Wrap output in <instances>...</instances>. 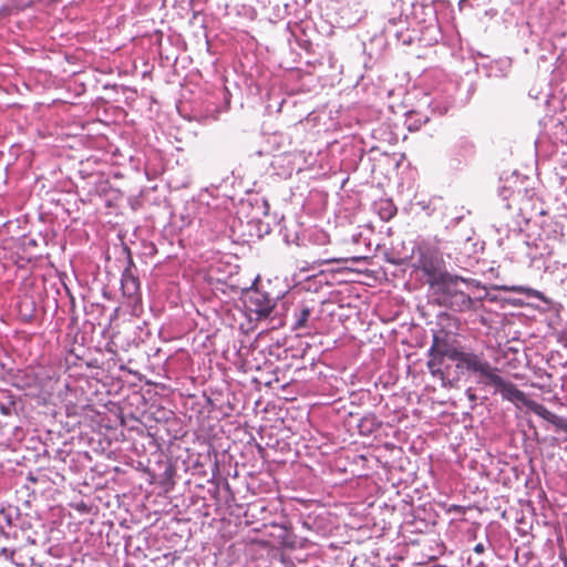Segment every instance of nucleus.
<instances>
[{
  "label": "nucleus",
  "mask_w": 567,
  "mask_h": 567,
  "mask_svg": "<svg viewBox=\"0 0 567 567\" xmlns=\"http://www.w3.org/2000/svg\"><path fill=\"white\" fill-rule=\"evenodd\" d=\"M374 421H375V420H374V417H371V419H368V417H367V419H364V420H363V422H362V424H361V427H363L365 424H368V423H369L371 426H370V427H368V431H369V432H371V431H372V427H373V425H374Z\"/></svg>",
  "instance_id": "4468645a"
},
{
  "label": "nucleus",
  "mask_w": 567,
  "mask_h": 567,
  "mask_svg": "<svg viewBox=\"0 0 567 567\" xmlns=\"http://www.w3.org/2000/svg\"><path fill=\"white\" fill-rule=\"evenodd\" d=\"M463 285H466V280L464 278L453 276L447 272L432 285H430V288L433 292L435 301L443 306V300L452 299L455 292H457Z\"/></svg>",
  "instance_id": "f03ea898"
},
{
  "label": "nucleus",
  "mask_w": 567,
  "mask_h": 567,
  "mask_svg": "<svg viewBox=\"0 0 567 567\" xmlns=\"http://www.w3.org/2000/svg\"><path fill=\"white\" fill-rule=\"evenodd\" d=\"M474 551L476 554H483L485 551L484 544H482V543L476 544L475 547H474Z\"/></svg>",
  "instance_id": "2eb2a0df"
},
{
  "label": "nucleus",
  "mask_w": 567,
  "mask_h": 567,
  "mask_svg": "<svg viewBox=\"0 0 567 567\" xmlns=\"http://www.w3.org/2000/svg\"><path fill=\"white\" fill-rule=\"evenodd\" d=\"M417 254L416 267L425 275L429 286L447 274L445 262L439 250L423 246L419 247Z\"/></svg>",
  "instance_id": "f257e3e1"
},
{
  "label": "nucleus",
  "mask_w": 567,
  "mask_h": 567,
  "mask_svg": "<svg viewBox=\"0 0 567 567\" xmlns=\"http://www.w3.org/2000/svg\"><path fill=\"white\" fill-rule=\"evenodd\" d=\"M488 364L489 362L483 357L473 352H467L462 362V369H467L481 375Z\"/></svg>",
  "instance_id": "6e6552de"
},
{
  "label": "nucleus",
  "mask_w": 567,
  "mask_h": 567,
  "mask_svg": "<svg viewBox=\"0 0 567 567\" xmlns=\"http://www.w3.org/2000/svg\"><path fill=\"white\" fill-rule=\"evenodd\" d=\"M442 352L443 348L441 346V340L437 336H434L432 346L429 349L430 360L427 361V368L433 377L440 378L442 381H444L445 374L442 370V364L445 357Z\"/></svg>",
  "instance_id": "20e7f679"
},
{
  "label": "nucleus",
  "mask_w": 567,
  "mask_h": 567,
  "mask_svg": "<svg viewBox=\"0 0 567 567\" xmlns=\"http://www.w3.org/2000/svg\"><path fill=\"white\" fill-rule=\"evenodd\" d=\"M441 346L443 348V354L445 358L452 360V361H455L456 362V368L457 369H462V362L465 358V354L467 352H464V351H460L457 350L456 348H453V347H449L446 343L442 342L441 341Z\"/></svg>",
  "instance_id": "9d476101"
},
{
  "label": "nucleus",
  "mask_w": 567,
  "mask_h": 567,
  "mask_svg": "<svg viewBox=\"0 0 567 567\" xmlns=\"http://www.w3.org/2000/svg\"><path fill=\"white\" fill-rule=\"evenodd\" d=\"M13 558V551L6 547H0V561H10Z\"/></svg>",
  "instance_id": "ddd939ff"
},
{
  "label": "nucleus",
  "mask_w": 567,
  "mask_h": 567,
  "mask_svg": "<svg viewBox=\"0 0 567 567\" xmlns=\"http://www.w3.org/2000/svg\"><path fill=\"white\" fill-rule=\"evenodd\" d=\"M526 408L529 411L534 412L539 417L551 423L557 430H561L564 426H566L567 419L556 415L555 413L550 412L547 408H545L543 404L536 401L529 399L528 403L526 404Z\"/></svg>",
  "instance_id": "423d86ee"
},
{
  "label": "nucleus",
  "mask_w": 567,
  "mask_h": 567,
  "mask_svg": "<svg viewBox=\"0 0 567 567\" xmlns=\"http://www.w3.org/2000/svg\"><path fill=\"white\" fill-rule=\"evenodd\" d=\"M467 0H460V7L464 6V3L466 2Z\"/></svg>",
  "instance_id": "a211bd4d"
},
{
  "label": "nucleus",
  "mask_w": 567,
  "mask_h": 567,
  "mask_svg": "<svg viewBox=\"0 0 567 567\" xmlns=\"http://www.w3.org/2000/svg\"><path fill=\"white\" fill-rule=\"evenodd\" d=\"M246 307L250 312L256 313L258 319H262L271 315L275 302L267 293L252 290L247 296Z\"/></svg>",
  "instance_id": "7ed1b4c3"
},
{
  "label": "nucleus",
  "mask_w": 567,
  "mask_h": 567,
  "mask_svg": "<svg viewBox=\"0 0 567 567\" xmlns=\"http://www.w3.org/2000/svg\"><path fill=\"white\" fill-rule=\"evenodd\" d=\"M309 316H310V310L308 308H303L296 319L295 329H300V328L306 327Z\"/></svg>",
  "instance_id": "f8f14e48"
},
{
  "label": "nucleus",
  "mask_w": 567,
  "mask_h": 567,
  "mask_svg": "<svg viewBox=\"0 0 567 567\" xmlns=\"http://www.w3.org/2000/svg\"><path fill=\"white\" fill-rule=\"evenodd\" d=\"M131 281H132V285H133L134 289H136L137 288L136 280L134 278H132Z\"/></svg>",
  "instance_id": "f3484780"
},
{
  "label": "nucleus",
  "mask_w": 567,
  "mask_h": 567,
  "mask_svg": "<svg viewBox=\"0 0 567 567\" xmlns=\"http://www.w3.org/2000/svg\"><path fill=\"white\" fill-rule=\"evenodd\" d=\"M480 377L485 385H492L495 390L504 381V378L497 373V369L493 368L491 364L487 365L486 370H484Z\"/></svg>",
  "instance_id": "1a4fd4ad"
},
{
  "label": "nucleus",
  "mask_w": 567,
  "mask_h": 567,
  "mask_svg": "<svg viewBox=\"0 0 567 567\" xmlns=\"http://www.w3.org/2000/svg\"><path fill=\"white\" fill-rule=\"evenodd\" d=\"M495 392L499 393L504 400L514 403L518 408L526 406L529 401L523 391H520L513 382L505 379Z\"/></svg>",
  "instance_id": "39448f33"
},
{
  "label": "nucleus",
  "mask_w": 567,
  "mask_h": 567,
  "mask_svg": "<svg viewBox=\"0 0 567 567\" xmlns=\"http://www.w3.org/2000/svg\"><path fill=\"white\" fill-rule=\"evenodd\" d=\"M396 213L395 207L389 200L381 203L379 214L383 220L391 219Z\"/></svg>",
  "instance_id": "9b49d317"
},
{
  "label": "nucleus",
  "mask_w": 567,
  "mask_h": 567,
  "mask_svg": "<svg viewBox=\"0 0 567 567\" xmlns=\"http://www.w3.org/2000/svg\"><path fill=\"white\" fill-rule=\"evenodd\" d=\"M509 290L511 291H515V292H525V291H527V289H525L523 287H512ZM528 291H530V289H528Z\"/></svg>",
  "instance_id": "dca6fc26"
},
{
  "label": "nucleus",
  "mask_w": 567,
  "mask_h": 567,
  "mask_svg": "<svg viewBox=\"0 0 567 567\" xmlns=\"http://www.w3.org/2000/svg\"><path fill=\"white\" fill-rule=\"evenodd\" d=\"M473 300L471 297L461 288L452 299L443 300V306L454 311H466L472 308Z\"/></svg>",
  "instance_id": "0eeeda50"
}]
</instances>
